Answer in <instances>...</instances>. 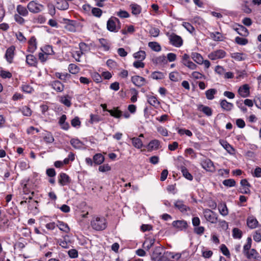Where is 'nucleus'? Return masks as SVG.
Masks as SVG:
<instances>
[{"label": "nucleus", "mask_w": 261, "mask_h": 261, "mask_svg": "<svg viewBox=\"0 0 261 261\" xmlns=\"http://www.w3.org/2000/svg\"><path fill=\"white\" fill-rule=\"evenodd\" d=\"M91 225L96 230H102L107 227V222L103 217L95 216L91 222Z\"/></svg>", "instance_id": "nucleus-1"}, {"label": "nucleus", "mask_w": 261, "mask_h": 261, "mask_svg": "<svg viewBox=\"0 0 261 261\" xmlns=\"http://www.w3.org/2000/svg\"><path fill=\"white\" fill-rule=\"evenodd\" d=\"M107 27L109 31L116 32L120 29L119 20L115 17L110 18L107 21Z\"/></svg>", "instance_id": "nucleus-2"}, {"label": "nucleus", "mask_w": 261, "mask_h": 261, "mask_svg": "<svg viewBox=\"0 0 261 261\" xmlns=\"http://www.w3.org/2000/svg\"><path fill=\"white\" fill-rule=\"evenodd\" d=\"M44 8V6L37 3L36 1H32L29 2L27 5V8L30 12L33 13H37L41 12Z\"/></svg>", "instance_id": "nucleus-3"}, {"label": "nucleus", "mask_w": 261, "mask_h": 261, "mask_svg": "<svg viewBox=\"0 0 261 261\" xmlns=\"http://www.w3.org/2000/svg\"><path fill=\"white\" fill-rule=\"evenodd\" d=\"M170 43L173 46L179 47L183 44V40L181 37L175 34L172 33L168 36Z\"/></svg>", "instance_id": "nucleus-4"}, {"label": "nucleus", "mask_w": 261, "mask_h": 261, "mask_svg": "<svg viewBox=\"0 0 261 261\" xmlns=\"http://www.w3.org/2000/svg\"><path fill=\"white\" fill-rule=\"evenodd\" d=\"M204 216L206 220L212 223H216L217 221V214L209 209H206L203 212Z\"/></svg>", "instance_id": "nucleus-5"}, {"label": "nucleus", "mask_w": 261, "mask_h": 261, "mask_svg": "<svg viewBox=\"0 0 261 261\" xmlns=\"http://www.w3.org/2000/svg\"><path fill=\"white\" fill-rule=\"evenodd\" d=\"M226 52L222 49H218L211 53L208 57L212 60H216L219 59H222L226 56Z\"/></svg>", "instance_id": "nucleus-6"}, {"label": "nucleus", "mask_w": 261, "mask_h": 261, "mask_svg": "<svg viewBox=\"0 0 261 261\" xmlns=\"http://www.w3.org/2000/svg\"><path fill=\"white\" fill-rule=\"evenodd\" d=\"M162 248L160 246L155 247L151 253V258L154 261H161Z\"/></svg>", "instance_id": "nucleus-7"}, {"label": "nucleus", "mask_w": 261, "mask_h": 261, "mask_svg": "<svg viewBox=\"0 0 261 261\" xmlns=\"http://www.w3.org/2000/svg\"><path fill=\"white\" fill-rule=\"evenodd\" d=\"M244 254L248 259H254L260 260L261 256L255 249H251L250 250L247 251Z\"/></svg>", "instance_id": "nucleus-8"}, {"label": "nucleus", "mask_w": 261, "mask_h": 261, "mask_svg": "<svg viewBox=\"0 0 261 261\" xmlns=\"http://www.w3.org/2000/svg\"><path fill=\"white\" fill-rule=\"evenodd\" d=\"M201 165L203 169L207 171L212 172L215 170L213 162L209 159H206L202 161Z\"/></svg>", "instance_id": "nucleus-9"}, {"label": "nucleus", "mask_w": 261, "mask_h": 261, "mask_svg": "<svg viewBox=\"0 0 261 261\" xmlns=\"http://www.w3.org/2000/svg\"><path fill=\"white\" fill-rule=\"evenodd\" d=\"M239 95L244 98L247 97L250 95V87L248 84H244L240 87L238 89Z\"/></svg>", "instance_id": "nucleus-10"}, {"label": "nucleus", "mask_w": 261, "mask_h": 261, "mask_svg": "<svg viewBox=\"0 0 261 261\" xmlns=\"http://www.w3.org/2000/svg\"><path fill=\"white\" fill-rule=\"evenodd\" d=\"M174 207L179 210L181 212H186L190 210L189 207L184 204L182 200H177L174 203Z\"/></svg>", "instance_id": "nucleus-11"}, {"label": "nucleus", "mask_w": 261, "mask_h": 261, "mask_svg": "<svg viewBox=\"0 0 261 261\" xmlns=\"http://www.w3.org/2000/svg\"><path fill=\"white\" fill-rule=\"evenodd\" d=\"M240 184L242 187V188L240 189V192L243 194H250V190L249 189V187H250V184L248 182L247 179H242L241 180Z\"/></svg>", "instance_id": "nucleus-12"}, {"label": "nucleus", "mask_w": 261, "mask_h": 261, "mask_svg": "<svg viewBox=\"0 0 261 261\" xmlns=\"http://www.w3.org/2000/svg\"><path fill=\"white\" fill-rule=\"evenodd\" d=\"M132 82L134 85L138 87H141L146 84L145 79L144 77L139 75L132 76Z\"/></svg>", "instance_id": "nucleus-13"}, {"label": "nucleus", "mask_w": 261, "mask_h": 261, "mask_svg": "<svg viewBox=\"0 0 261 261\" xmlns=\"http://www.w3.org/2000/svg\"><path fill=\"white\" fill-rule=\"evenodd\" d=\"M51 87L57 92H61L64 89V85L59 81L56 80L52 82L50 84Z\"/></svg>", "instance_id": "nucleus-14"}, {"label": "nucleus", "mask_w": 261, "mask_h": 261, "mask_svg": "<svg viewBox=\"0 0 261 261\" xmlns=\"http://www.w3.org/2000/svg\"><path fill=\"white\" fill-rule=\"evenodd\" d=\"M15 47L14 46H11L9 47L6 52L5 57L6 58L7 61L9 63H11L12 62L13 57H14V53L15 50Z\"/></svg>", "instance_id": "nucleus-15"}, {"label": "nucleus", "mask_w": 261, "mask_h": 261, "mask_svg": "<svg viewBox=\"0 0 261 261\" xmlns=\"http://www.w3.org/2000/svg\"><path fill=\"white\" fill-rule=\"evenodd\" d=\"M155 242V238L152 237H148L146 238L144 242L143 247L146 250H149L153 246Z\"/></svg>", "instance_id": "nucleus-16"}, {"label": "nucleus", "mask_w": 261, "mask_h": 261, "mask_svg": "<svg viewBox=\"0 0 261 261\" xmlns=\"http://www.w3.org/2000/svg\"><path fill=\"white\" fill-rule=\"evenodd\" d=\"M232 28L241 36H247L249 34L248 30L243 25L238 24L237 27L233 26Z\"/></svg>", "instance_id": "nucleus-17"}, {"label": "nucleus", "mask_w": 261, "mask_h": 261, "mask_svg": "<svg viewBox=\"0 0 261 261\" xmlns=\"http://www.w3.org/2000/svg\"><path fill=\"white\" fill-rule=\"evenodd\" d=\"M160 147V142L156 139L151 140L148 144L147 148L148 151H151L158 149Z\"/></svg>", "instance_id": "nucleus-18"}, {"label": "nucleus", "mask_w": 261, "mask_h": 261, "mask_svg": "<svg viewBox=\"0 0 261 261\" xmlns=\"http://www.w3.org/2000/svg\"><path fill=\"white\" fill-rule=\"evenodd\" d=\"M210 37L215 41H222L224 40V36L219 32L210 33Z\"/></svg>", "instance_id": "nucleus-19"}, {"label": "nucleus", "mask_w": 261, "mask_h": 261, "mask_svg": "<svg viewBox=\"0 0 261 261\" xmlns=\"http://www.w3.org/2000/svg\"><path fill=\"white\" fill-rule=\"evenodd\" d=\"M220 104L221 108L226 111H230L233 108V103L228 102L225 99L221 100Z\"/></svg>", "instance_id": "nucleus-20"}, {"label": "nucleus", "mask_w": 261, "mask_h": 261, "mask_svg": "<svg viewBox=\"0 0 261 261\" xmlns=\"http://www.w3.org/2000/svg\"><path fill=\"white\" fill-rule=\"evenodd\" d=\"M26 63L30 66H36L37 64V59L33 55H29L26 56Z\"/></svg>", "instance_id": "nucleus-21"}, {"label": "nucleus", "mask_w": 261, "mask_h": 261, "mask_svg": "<svg viewBox=\"0 0 261 261\" xmlns=\"http://www.w3.org/2000/svg\"><path fill=\"white\" fill-rule=\"evenodd\" d=\"M59 182L62 186H65L70 182L69 177L66 173H61L59 177Z\"/></svg>", "instance_id": "nucleus-22"}, {"label": "nucleus", "mask_w": 261, "mask_h": 261, "mask_svg": "<svg viewBox=\"0 0 261 261\" xmlns=\"http://www.w3.org/2000/svg\"><path fill=\"white\" fill-rule=\"evenodd\" d=\"M172 225L175 228H178L180 230H182L184 228H186L187 226V223L186 221L184 220H177L172 222Z\"/></svg>", "instance_id": "nucleus-23"}, {"label": "nucleus", "mask_w": 261, "mask_h": 261, "mask_svg": "<svg viewBox=\"0 0 261 261\" xmlns=\"http://www.w3.org/2000/svg\"><path fill=\"white\" fill-rule=\"evenodd\" d=\"M70 144L76 149H80L84 147L83 143L78 139H71Z\"/></svg>", "instance_id": "nucleus-24"}, {"label": "nucleus", "mask_w": 261, "mask_h": 261, "mask_svg": "<svg viewBox=\"0 0 261 261\" xmlns=\"http://www.w3.org/2000/svg\"><path fill=\"white\" fill-rule=\"evenodd\" d=\"M198 110L207 116H211L212 115V110L208 106L200 105L198 106Z\"/></svg>", "instance_id": "nucleus-25"}, {"label": "nucleus", "mask_w": 261, "mask_h": 261, "mask_svg": "<svg viewBox=\"0 0 261 261\" xmlns=\"http://www.w3.org/2000/svg\"><path fill=\"white\" fill-rule=\"evenodd\" d=\"M191 56L192 59L197 64L200 65L203 64V58L200 54L197 53H192Z\"/></svg>", "instance_id": "nucleus-26"}, {"label": "nucleus", "mask_w": 261, "mask_h": 261, "mask_svg": "<svg viewBox=\"0 0 261 261\" xmlns=\"http://www.w3.org/2000/svg\"><path fill=\"white\" fill-rule=\"evenodd\" d=\"M16 11H17V12L18 13L17 14L21 15L22 16H23V17H25L27 16H28V15L29 14V12H28L27 9L25 7H24L21 5H18L17 6Z\"/></svg>", "instance_id": "nucleus-27"}, {"label": "nucleus", "mask_w": 261, "mask_h": 261, "mask_svg": "<svg viewBox=\"0 0 261 261\" xmlns=\"http://www.w3.org/2000/svg\"><path fill=\"white\" fill-rule=\"evenodd\" d=\"M57 226L58 227L59 229L66 233H68L70 231V228L67 224L60 221H58L57 224Z\"/></svg>", "instance_id": "nucleus-28"}, {"label": "nucleus", "mask_w": 261, "mask_h": 261, "mask_svg": "<svg viewBox=\"0 0 261 261\" xmlns=\"http://www.w3.org/2000/svg\"><path fill=\"white\" fill-rule=\"evenodd\" d=\"M147 101L150 105L153 107H157L160 105L159 101L155 96H147Z\"/></svg>", "instance_id": "nucleus-29"}, {"label": "nucleus", "mask_w": 261, "mask_h": 261, "mask_svg": "<svg viewBox=\"0 0 261 261\" xmlns=\"http://www.w3.org/2000/svg\"><path fill=\"white\" fill-rule=\"evenodd\" d=\"M180 170L182 174V175L186 179L191 181L193 179V177L192 174L188 171V169L184 166L180 167Z\"/></svg>", "instance_id": "nucleus-30"}, {"label": "nucleus", "mask_w": 261, "mask_h": 261, "mask_svg": "<svg viewBox=\"0 0 261 261\" xmlns=\"http://www.w3.org/2000/svg\"><path fill=\"white\" fill-rule=\"evenodd\" d=\"M131 140H132V142L133 145L135 147H136L138 149H140L143 146V142L140 138L134 137Z\"/></svg>", "instance_id": "nucleus-31"}, {"label": "nucleus", "mask_w": 261, "mask_h": 261, "mask_svg": "<svg viewBox=\"0 0 261 261\" xmlns=\"http://www.w3.org/2000/svg\"><path fill=\"white\" fill-rule=\"evenodd\" d=\"M220 143L221 144V145L225 148L227 151L230 153L232 154L234 151V149L233 147L228 144L226 141L224 140H220Z\"/></svg>", "instance_id": "nucleus-32"}, {"label": "nucleus", "mask_w": 261, "mask_h": 261, "mask_svg": "<svg viewBox=\"0 0 261 261\" xmlns=\"http://www.w3.org/2000/svg\"><path fill=\"white\" fill-rule=\"evenodd\" d=\"M104 160V156L100 153H97L93 156V162L96 165L101 164Z\"/></svg>", "instance_id": "nucleus-33"}, {"label": "nucleus", "mask_w": 261, "mask_h": 261, "mask_svg": "<svg viewBox=\"0 0 261 261\" xmlns=\"http://www.w3.org/2000/svg\"><path fill=\"white\" fill-rule=\"evenodd\" d=\"M247 225L251 229L255 228L258 223L257 220L253 217H250L247 219Z\"/></svg>", "instance_id": "nucleus-34"}, {"label": "nucleus", "mask_w": 261, "mask_h": 261, "mask_svg": "<svg viewBox=\"0 0 261 261\" xmlns=\"http://www.w3.org/2000/svg\"><path fill=\"white\" fill-rule=\"evenodd\" d=\"M218 210L222 216H225L228 214V211L225 203L219 204L218 205Z\"/></svg>", "instance_id": "nucleus-35"}, {"label": "nucleus", "mask_w": 261, "mask_h": 261, "mask_svg": "<svg viewBox=\"0 0 261 261\" xmlns=\"http://www.w3.org/2000/svg\"><path fill=\"white\" fill-rule=\"evenodd\" d=\"M165 73L160 71L153 72L151 74V77L154 80H162L165 77Z\"/></svg>", "instance_id": "nucleus-36"}, {"label": "nucleus", "mask_w": 261, "mask_h": 261, "mask_svg": "<svg viewBox=\"0 0 261 261\" xmlns=\"http://www.w3.org/2000/svg\"><path fill=\"white\" fill-rule=\"evenodd\" d=\"M217 90L215 89H210L205 91L206 97L208 100H212L214 98V95L217 93Z\"/></svg>", "instance_id": "nucleus-37"}, {"label": "nucleus", "mask_w": 261, "mask_h": 261, "mask_svg": "<svg viewBox=\"0 0 261 261\" xmlns=\"http://www.w3.org/2000/svg\"><path fill=\"white\" fill-rule=\"evenodd\" d=\"M232 237L234 239H241L242 237V231L238 228H234L232 231Z\"/></svg>", "instance_id": "nucleus-38"}, {"label": "nucleus", "mask_w": 261, "mask_h": 261, "mask_svg": "<svg viewBox=\"0 0 261 261\" xmlns=\"http://www.w3.org/2000/svg\"><path fill=\"white\" fill-rule=\"evenodd\" d=\"M108 112L110 114V115L117 118H120L122 116V112L121 111L118 110L117 108H114L113 110H108Z\"/></svg>", "instance_id": "nucleus-39"}, {"label": "nucleus", "mask_w": 261, "mask_h": 261, "mask_svg": "<svg viewBox=\"0 0 261 261\" xmlns=\"http://www.w3.org/2000/svg\"><path fill=\"white\" fill-rule=\"evenodd\" d=\"M130 7L132 9V12L133 14L138 15L141 13V8L139 5L136 4H133L130 5Z\"/></svg>", "instance_id": "nucleus-40"}, {"label": "nucleus", "mask_w": 261, "mask_h": 261, "mask_svg": "<svg viewBox=\"0 0 261 261\" xmlns=\"http://www.w3.org/2000/svg\"><path fill=\"white\" fill-rule=\"evenodd\" d=\"M148 46L155 51H160L161 50L160 45L156 42H149L148 43Z\"/></svg>", "instance_id": "nucleus-41"}, {"label": "nucleus", "mask_w": 261, "mask_h": 261, "mask_svg": "<svg viewBox=\"0 0 261 261\" xmlns=\"http://www.w3.org/2000/svg\"><path fill=\"white\" fill-rule=\"evenodd\" d=\"M44 141L47 143H52L54 141V138L50 132H46L43 137Z\"/></svg>", "instance_id": "nucleus-42"}, {"label": "nucleus", "mask_w": 261, "mask_h": 261, "mask_svg": "<svg viewBox=\"0 0 261 261\" xmlns=\"http://www.w3.org/2000/svg\"><path fill=\"white\" fill-rule=\"evenodd\" d=\"M146 53L143 50H140L134 54V57L139 60L143 61L145 59Z\"/></svg>", "instance_id": "nucleus-43"}, {"label": "nucleus", "mask_w": 261, "mask_h": 261, "mask_svg": "<svg viewBox=\"0 0 261 261\" xmlns=\"http://www.w3.org/2000/svg\"><path fill=\"white\" fill-rule=\"evenodd\" d=\"M169 79L173 82H178L180 80V77L178 72H171L169 74Z\"/></svg>", "instance_id": "nucleus-44"}, {"label": "nucleus", "mask_w": 261, "mask_h": 261, "mask_svg": "<svg viewBox=\"0 0 261 261\" xmlns=\"http://www.w3.org/2000/svg\"><path fill=\"white\" fill-rule=\"evenodd\" d=\"M83 54V52L80 49L78 50H73L72 52V56L77 62H80V58Z\"/></svg>", "instance_id": "nucleus-45"}, {"label": "nucleus", "mask_w": 261, "mask_h": 261, "mask_svg": "<svg viewBox=\"0 0 261 261\" xmlns=\"http://www.w3.org/2000/svg\"><path fill=\"white\" fill-rule=\"evenodd\" d=\"M251 244H252V239L251 237H248L247 239V243L244 245L243 247V253H245L248 251L250 250L251 249Z\"/></svg>", "instance_id": "nucleus-46"}, {"label": "nucleus", "mask_w": 261, "mask_h": 261, "mask_svg": "<svg viewBox=\"0 0 261 261\" xmlns=\"http://www.w3.org/2000/svg\"><path fill=\"white\" fill-rule=\"evenodd\" d=\"M68 70L72 74H76L79 72L80 68L74 64H70L68 66Z\"/></svg>", "instance_id": "nucleus-47"}, {"label": "nucleus", "mask_w": 261, "mask_h": 261, "mask_svg": "<svg viewBox=\"0 0 261 261\" xmlns=\"http://www.w3.org/2000/svg\"><path fill=\"white\" fill-rule=\"evenodd\" d=\"M60 101L63 103L65 106L69 107H70L71 103L68 95L62 96L61 97Z\"/></svg>", "instance_id": "nucleus-48"}, {"label": "nucleus", "mask_w": 261, "mask_h": 261, "mask_svg": "<svg viewBox=\"0 0 261 261\" xmlns=\"http://www.w3.org/2000/svg\"><path fill=\"white\" fill-rule=\"evenodd\" d=\"M235 42L239 45H245L248 43V41L246 38L237 37L235 38Z\"/></svg>", "instance_id": "nucleus-49"}, {"label": "nucleus", "mask_w": 261, "mask_h": 261, "mask_svg": "<svg viewBox=\"0 0 261 261\" xmlns=\"http://www.w3.org/2000/svg\"><path fill=\"white\" fill-rule=\"evenodd\" d=\"M155 62L157 64H166L167 63L166 57L164 55L159 56L155 59Z\"/></svg>", "instance_id": "nucleus-50"}, {"label": "nucleus", "mask_w": 261, "mask_h": 261, "mask_svg": "<svg viewBox=\"0 0 261 261\" xmlns=\"http://www.w3.org/2000/svg\"><path fill=\"white\" fill-rule=\"evenodd\" d=\"M223 184L228 187H234L236 185V181L233 179H227L223 181Z\"/></svg>", "instance_id": "nucleus-51"}, {"label": "nucleus", "mask_w": 261, "mask_h": 261, "mask_svg": "<svg viewBox=\"0 0 261 261\" xmlns=\"http://www.w3.org/2000/svg\"><path fill=\"white\" fill-rule=\"evenodd\" d=\"M21 112L22 114L25 116H30L32 114V111L31 109L27 106L22 107L21 109Z\"/></svg>", "instance_id": "nucleus-52"}, {"label": "nucleus", "mask_w": 261, "mask_h": 261, "mask_svg": "<svg viewBox=\"0 0 261 261\" xmlns=\"http://www.w3.org/2000/svg\"><path fill=\"white\" fill-rule=\"evenodd\" d=\"M91 13L94 16L100 17L102 14V10L98 8H92Z\"/></svg>", "instance_id": "nucleus-53"}, {"label": "nucleus", "mask_w": 261, "mask_h": 261, "mask_svg": "<svg viewBox=\"0 0 261 261\" xmlns=\"http://www.w3.org/2000/svg\"><path fill=\"white\" fill-rule=\"evenodd\" d=\"M21 90L23 92L27 93H31L34 91L33 88L29 85H22Z\"/></svg>", "instance_id": "nucleus-54"}, {"label": "nucleus", "mask_w": 261, "mask_h": 261, "mask_svg": "<svg viewBox=\"0 0 261 261\" xmlns=\"http://www.w3.org/2000/svg\"><path fill=\"white\" fill-rule=\"evenodd\" d=\"M191 70H195L197 68V66L191 61H189L183 64Z\"/></svg>", "instance_id": "nucleus-55"}, {"label": "nucleus", "mask_w": 261, "mask_h": 261, "mask_svg": "<svg viewBox=\"0 0 261 261\" xmlns=\"http://www.w3.org/2000/svg\"><path fill=\"white\" fill-rule=\"evenodd\" d=\"M111 169V168L110 166H109L108 164H103L102 165L99 166L98 168V170L100 172H105L107 171H110Z\"/></svg>", "instance_id": "nucleus-56"}, {"label": "nucleus", "mask_w": 261, "mask_h": 261, "mask_svg": "<svg viewBox=\"0 0 261 261\" xmlns=\"http://www.w3.org/2000/svg\"><path fill=\"white\" fill-rule=\"evenodd\" d=\"M182 25L190 33H193L195 30L194 28L189 22H183Z\"/></svg>", "instance_id": "nucleus-57"}, {"label": "nucleus", "mask_w": 261, "mask_h": 261, "mask_svg": "<svg viewBox=\"0 0 261 261\" xmlns=\"http://www.w3.org/2000/svg\"><path fill=\"white\" fill-rule=\"evenodd\" d=\"M243 54L240 53H234L231 54V57L238 61H242L244 59Z\"/></svg>", "instance_id": "nucleus-58"}, {"label": "nucleus", "mask_w": 261, "mask_h": 261, "mask_svg": "<svg viewBox=\"0 0 261 261\" xmlns=\"http://www.w3.org/2000/svg\"><path fill=\"white\" fill-rule=\"evenodd\" d=\"M29 45L30 46V48L32 49L33 51L35 50L37 48L36 39L35 37H32L29 41Z\"/></svg>", "instance_id": "nucleus-59"}, {"label": "nucleus", "mask_w": 261, "mask_h": 261, "mask_svg": "<svg viewBox=\"0 0 261 261\" xmlns=\"http://www.w3.org/2000/svg\"><path fill=\"white\" fill-rule=\"evenodd\" d=\"M100 120H101L100 117L98 115H93V114H91L90 115V122L92 124V123H94L98 122Z\"/></svg>", "instance_id": "nucleus-60"}, {"label": "nucleus", "mask_w": 261, "mask_h": 261, "mask_svg": "<svg viewBox=\"0 0 261 261\" xmlns=\"http://www.w3.org/2000/svg\"><path fill=\"white\" fill-rule=\"evenodd\" d=\"M14 17L15 21L20 24H23L25 21L22 16L19 14H15L14 16Z\"/></svg>", "instance_id": "nucleus-61"}, {"label": "nucleus", "mask_w": 261, "mask_h": 261, "mask_svg": "<svg viewBox=\"0 0 261 261\" xmlns=\"http://www.w3.org/2000/svg\"><path fill=\"white\" fill-rule=\"evenodd\" d=\"M69 256L72 258H75L78 256V252L76 249H72L68 251Z\"/></svg>", "instance_id": "nucleus-62"}, {"label": "nucleus", "mask_w": 261, "mask_h": 261, "mask_svg": "<svg viewBox=\"0 0 261 261\" xmlns=\"http://www.w3.org/2000/svg\"><path fill=\"white\" fill-rule=\"evenodd\" d=\"M157 130L158 132L163 136H167L168 135L167 129L164 127H158Z\"/></svg>", "instance_id": "nucleus-63"}, {"label": "nucleus", "mask_w": 261, "mask_h": 261, "mask_svg": "<svg viewBox=\"0 0 261 261\" xmlns=\"http://www.w3.org/2000/svg\"><path fill=\"white\" fill-rule=\"evenodd\" d=\"M194 231L195 233L201 235L204 231V227L203 226H196L194 228Z\"/></svg>", "instance_id": "nucleus-64"}]
</instances>
